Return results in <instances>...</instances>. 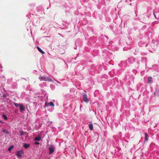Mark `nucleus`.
<instances>
[{
  "label": "nucleus",
  "mask_w": 159,
  "mask_h": 159,
  "mask_svg": "<svg viewBox=\"0 0 159 159\" xmlns=\"http://www.w3.org/2000/svg\"><path fill=\"white\" fill-rule=\"evenodd\" d=\"M24 154V152L22 150L16 152V156L17 157H21Z\"/></svg>",
  "instance_id": "nucleus-1"
},
{
  "label": "nucleus",
  "mask_w": 159,
  "mask_h": 159,
  "mask_svg": "<svg viewBox=\"0 0 159 159\" xmlns=\"http://www.w3.org/2000/svg\"><path fill=\"white\" fill-rule=\"evenodd\" d=\"M55 147L53 145H52L49 148V153L51 154H52L55 151Z\"/></svg>",
  "instance_id": "nucleus-2"
},
{
  "label": "nucleus",
  "mask_w": 159,
  "mask_h": 159,
  "mask_svg": "<svg viewBox=\"0 0 159 159\" xmlns=\"http://www.w3.org/2000/svg\"><path fill=\"white\" fill-rule=\"evenodd\" d=\"M39 79L40 81L43 80L45 81H49L50 80L49 78L44 76H43L42 77H39Z\"/></svg>",
  "instance_id": "nucleus-3"
},
{
  "label": "nucleus",
  "mask_w": 159,
  "mask_h": 159,
  "mask_svg": "<svg viewBox=\"0 0 159 159\" xmlns=\"http://www.w3.org/2000/svg\"><path fill=\"white\" fill-rule=\"evenodd\" d=\"M83 98L84 101L85 102L88 103L89 102V100L87 95H84L83 96Z\"/></svg>",
  "instance_id": "nucleus-4"
},
{
  "label": "nucleus",
  "mask_w": 159,
  "mask_h": 159,
  "mask_svg": "<svg viewBox=\"0 0 159 159\" xmlns=\"http://www.w3.org/2000/svg\"><path fill=\"white\" fill-rule=\"evenodd\" d=\"M20 111H24L25 110V108L24 107V106L22 104H20L19 107Z\"/></svg>",
  "instance_id": "nucleus-5"
},
{
  "label": "nucleus",
  "mask_w": 159,
  "mask_h": 159,
  "mask_svg": "<svg viewBox=\"0 0 159 159\" xmlns=\"http://www.w3.org/2000/svg\"><path fill=\"white\" fill-rule=\"evenodd\" d=\"M89 129L91 130H92L93 129V125L92 123H90L89 125Z\"/></svg>",
  "instance_id": "nucleus-6"
},
{
  "label": "nucleus",
  "mask_w": 159,
  "mask_h": 159,
  "mask_svg": "<svg viewBox=\"0 0 159 159\" xmlns=\"http://www.w3.org/2000/svg\"><path fill=\"white\" fill-rule=\"evenodd\" d=\"M38 51L43 54H44L45 52L38 46L37 47Z\"/></svg>",
  "instance_id": "nucleus-7"
},
{
  "label": "nucleus",
  "mask_w": 159,
  "mask_h": 159,
  "mask_svg": "<svg viewBox=\"0 0 159 159\" xmlns=\"http://www.w3.org/2000/svg\"><path fill=\"white\" fill-rule=\"evenodd\" d=\"M30 146V144L28 143H24L23 146L25 148H28Z\"/></svg>",
  "instance_id": "nucleus-8"
},
{
  "label": "nucleus",
  "mask_w": 159,
  "mask_h": 159,
  "mask_svg": "<svg viewBox=\"0 0 159 159\" xmlns=\"http://www.w3.org/2000/svg\"><path fill=\"white\" fill-rule=\"evenodd\" d=\"M152 78L151 77H149L148 78V84L151 83L152 82Z\"/></svg>",
  "instance_id": "nucleus-9"
},
{
  "label": "nucleus",
  "mask_w": 159,
  "mask_h": 159,
  "mask_svg": "<svg viewBox=\"0 0 159 159\" xmlns=\"http://www.w3.org/2000/svg\"><path fill=\"white\" fill-rule=\"evenodd\" d=\"M41 138L40 136H38V137H36L34 139V140L35 141H40L41 140Z\"/></svg>",
  "instance_id": "nucleus-10"
},
{
  "label": "nucleus",
  "mask_w": 159,
  "mask_h": 159,
  "mask_svg": "<svg viewBox=\"0 0 159 159\" xmlns=\"http://www.w3.org/2000/svg\"><path fill=\"white\" fill-rule=\"evenodd\" d=\"M144 134H145V140L147 141V140H148V134L146 133H145Z\"/></svg>",
  "instance_id": "nucleus-11"
},
{
  "label": "nucleus",
  "mask_w": 159,
  "mask_h": 159,
  "mask_svg": "<svg viewBox=\"0 0 159 159\" xmlns=\"http://www.w3.org/2000/svg\"><path fill=\"white\" fill-rule=\"evenodd\" d=\"M20 133L21 135H25V132H24L23 131H20Z\"/></svg>",
  "instance_id": "nucleus-12"
},
{
  "label": "nucleus",
  "mask_w": 159,
  "mask_h": 159,
  "mask_svg": "<svg viewBox=\"0 0 159 159\" xmlns=\"http://www.w3.org/2000/svg\"><path fill=\"white\" fill-rule=\"evenodd\" d=\"M13 148V146H11L10 147H9L8 149V151H10Z\"/></svg>",
  "instance_id": "nucleus-13"
},
{
  "label": "nucleus",
  "mask_w": 159,
  "mask_h": 159,
  "mask_svg": "<svg viewBox=\"0 0 159 159\" xmlns=\"http://www.w3.org/2000/svg\"><path fill=\"white\" fill-rule=\"evenodd\" d=\"M49 105L50 106H52V107H53L54 106V103L52 102H50L49 103Z\"/></svg>",
  "instance_id": "nucleus-14"
},
{
  "label": "nucleus",
  "mask_w": 159,
  "mask_h": 159,
  "mask_svg": "<svg viewBox=\"0 0 159 159\" xmlns=\"http://www.w3.org/2000/svg\"><path fill=\"white\" fill-rule=\"evenodd\" d=\"M2 131L4 132V133H5L7 134H9V132L6 129H3L2 130Z\"/></svg>",
  "instance_id": "nucleus-15"
},
{
  "label": "nucleus",
  "mask_w": 159,
  "mask_h": 159,
  "mask_svg": "<svg viewBox=\"0 0 159 159\" xmlns=\"http://www.w3.org/2000/svg\"><path fill=\"white\" fill-rule=\"evenodd\" d=\"M2 116L3 117L5 120H7V118L6 115H3Z\"/></svg>",
  "instance_id": "nucleus-16"
},
{
  "label": "nucleus",
  "mask_w": 159,
  "mask_h": 159,
  "mask_svg": "<svg viewBox=\"0 0 159 159\" xmlns=\"http://www.w3.org/2000/svg\"><path fill=\"white\" fill-rule=\"evenodd\" d=\"M14 104V105L16 107H19L20 105L18 103H15Z\"/></svg>",
  "instance_id": "nucleus-17"
},
{
  "label": "nucleus",
  "mask_w": 159,
  "mask_h": 159,
  "mask_svg": "<svg viewBox=\"0 0 159 159\" xmlns=\"http://www.w3.org/2000/svg\"><path fill=\"white\" fill-rule=\"evenodd\" d=\"M34 144H39V142H35L34 143Z\"/></svg>",
  "instance_id": "nucleus-18"
},
{
  "label": "nucleus",
  "mask_w": 159,
  "mask_h": 159,
  "mask_svg": "<svg viewBox=\"0 0 159 159\" xmlns=\"http://www.w3.org/2000/svg\"><path fill=\"white\" fill-rule=\"evenodd\" d=\"M0 122L1 123H4V122L2 121V120L0 121Z\"/></svg>",
  "instance_id": "nucleus-19"
},
{
  "label": "nucleus",
  "mask_w": 159,
  "mask_h": 159,
  "mask_svg": "<svg viewBox=\"0 0 159 159\" xmlns=\"http://www.w3.org/2000/svg\"><path fill=\"white\" fill-rule=\"evenodd\" d=\"M139 45L141 46H142L141 45H140V43H139Z\"/></svg>",
  "instance_id": "nucleus-20"
}]
</instances>
